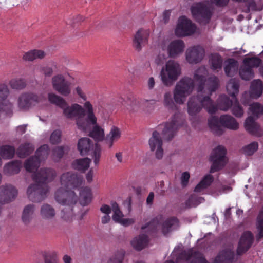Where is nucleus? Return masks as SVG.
<instances>
[{
	"label": "nucleus",
	"mask_w": 263,
	"mask_h": 263,
	"mask_svg": "<svg viewBox=\"0 0 263 263\" xmlns=\"http://www.w3.org/2000/svg\"><path fill=\"white\" fill-rule=\"evenodd\" d=\"M148 102V100L145 99H139L135 98L134 97H130L128 98L127 101L128 109L135 111L141 108H143L146 106V104Z\"/></svg>",
	"instance_id": "nucleus-27"
},
{
	"label": "nucleus",
	"mask_w": 263,
	"mask_h": 263,
	"mask_svg": "<svg viewBox=\"0 0 263 263\" xmlns=\"http://www.w3.org/2000/svg\"><path fill=\"white\" fill-rule=\"evenodd\" d=\"M41 71L45 77H50L53 73V69L49 66H44L41 68Z\"/></svg>",
	"instance_id": "nucleus-64"
},
{
	"label": "nucleus",
	"mask_w": 263,
	"mask_h": 263,
	"mask_svg": "<svg viewBox=\"0 0 263 263\" xmlns=\"http://www.w3.org/2000/svg\"><path fill=\"white\" fill-rule=\"evenodd\" d=\"M208 125L212 132L219 136L223 133L222 127L232 130H236L239 127L235 119L228 115L221 116L219 119L216 116L211 117L208 120Z\"/></svg>",
	"instance_id": "nucleus-6"
},
{
	"label": "nucleus",
	"mask_w": 263,
	"mask_h": 263,
	"mask_svg": "<svg viewBox=\"0 0 263 263\" xmlns=\"http://www.w3.org/2000/svg\"><path fill=\"white\" fill-rule=\"evenodd\" d=\"M34 150V146L30 143H25L20 145L17 151L18 157L23 158L31 154Z\"/></svg>",
	"instance_id": "nucleus-35"
},
{
	"label": "nucleus",
	"mask_w": 263,
	"mask_h": 263,
	"mask_svg": "<svg viewBox=\"0 0 263 263\" xmlns=\"http://www.w3.org/2000/svg\"><path fill=\"white\" fill-rule=\"evenodd\" d=\"M40 215L44 219H51L55 215V212L54 208L48 204H44L40 209Z\"/></svg>",
	"instance_id": "nucleus-33"
},
{
	"label": "nucleus",
	"mask_w": 263,
	"mask_h": 263,
	"mask_svg": "<svg viewBox=\"0 0 263 263\" xmlns=\"http://www.w3.org/2000/svg\"><path fill=\"white\" fill-rule=\"evenodd\" d=\"M204 200L201 197H198L195 194L191 195L189 199L185 202V208H190L191 207H196L201 203Z\"/></svg>",
	"instance_id": "nucleus-46"
},
{
	"label": "nucleus",
	"mask_w": 263,
	"mask_h": 263,
	"mask_svg": "<svg viewBox=\"0 0 263 263\" xmlns=\"http://www.w3.org/2000/svg\"><path fill=\"white\" fill-rule=\"evenodd\" d=\"M41 162L39 158L32 156L28 159L24 163V167L28 172L36 171L40 165Z\"/></svg>",
	"instance_id": "nucleus-36"
},
{
	"label": "nucleus",
	"mask_w": 263,
	"mask_h": 263,
	"mask_svg": "<svg viewBox=\"0 0 263 263\" xmlns=\"http://www.w3.org/2000/svg\"><path fill=\"white\" fill-rule=\"evenodd\" d=\"M56 176L55 171L49 168H42L32 175L34 184H30L27 193L29 199L35 202H39L45 199L49 191L48 183L52 181Z\"/></svg>",
	"instance_id": "nucleus-3"
},
{
	"label": "nucleus",
	"mask_w": 263,
	"mask_h": 263,
	"mask_svg": "<svg viewBox=\"0 0 263 263\" xmlns=\"http://www.w3.org/2000/svg\"><path fill=\"white\" fill-rule=\"evenodd\" d=\"M261 62V60L258 57L246 58L243 60V64L246 66H250L251 69L259 67Z\"/></svg>",
	"instance_id": "nucleus-52"
},
{
	"label": "nucleus",
	"mask_w": 263,
	"mask_h": 263,
	"mask_svg": "<svg viewBox=\"0 0 263 263\" xmlns=\"http://www.w3.org/2000/svg\"><path fill=\"white\" fill-rule=\"evenodd\" d=\"M62 185L66 189H79L83 183V176L73 172L63 174L60 178Z\"/></svg>",
	"instance_id": "nucleus-13"
},
{
	"label": "nucleus",
	"mask_w": 263,
	"mask_h": 263,
	"mask_svg": "<svg viewBox=\"0 0 263 263\" xmlns=\"http://www.w3.org/2000/svg\"><path fill=\"white\" fill-rule=\"evenodd\" d=\"M214 178L212 175H205L200 182L196 186L194 191L200 193L203 190L208 188L213 182Z\"/></svg>",
	"instance_id": "nucleus-40"
},
{
	"label": "nucleus",
	"mask_w": 263,
	"mask_h": 263,
	"mask_svg": "<svg viewBox=\"0 0 263 263\" xmlns=\"http://www.w3.org/2000/svg\"><path fill=\"white\" fill-rule=\"evenodd\" d=\"M149 144L152 151H154L157 148L156 157L157 159H161L163 156V150L162 148V140L158 131L153 132L152 137L149 140Z\"/></svg>",
	"instance_id": "nucleus-18"
},
{
	"label": "nucleus",
	"mask_w": 263,
	"mask_h": 263,
	"mask_svg": "<svg viewBox=\"0 0 263 263\" xmlns=\"http://www.w3.org/2000/svg\"><path fill=\"white\" fill-rule=\"evenodd\" d=\"M197 27L191 20L185 16H180L175 29V34L179 37L186 36L193 34Z\"/></svg>",
	"instance_id": "nucleus-12"
},
{
	"label": "nucleus",
	"mask_w": 263,
	"mask_h": 263,
	"mask_svg": "<svg viewBox=\"0 0 263 263\" xmlns=\"http://www.w3.org/2000/svg\"><path fill=\"white\" fill-rule=\"evenodd\" d=\"M65 147L63 146H57L53 150V154L54 156L57 157L58 158H61L65 152Z\"/></svg>",
	"instance_id": "nucleus-62"
},
{
	"label": "nucleus",
	"mask_w": 263,
	"mask_h": 263,
	"mask_svg": "<svg viewBox=\"0 0 263 263\" xmlns=\"http://www.w3.org/2000/svg\"><path fill=\"white\" fill-rule=\"evenodd\" d=\"M61 133L59 130H55L51 134L50 140L53 144H58L61 141Z\"/></svg>",
	"instance_id": "nucleus-57"
},
{
	"label": "nucleus",
	"mask_w": 263,
	"mask_h": 263,
	"mask_svg": "<svg viewBox=\"0 0 263 263\" xmlns=\"http://www.w3.org/2000/svg\"><path fill=\"white\" fill-rule=\"evenodd\" d=\"M205 51L203 48L199 46H194L188 49L186 52V59L191 64L200 62L204 55Z\"/></svg>",
	"instance_id": "nucleus-19"
},
{
	"label": "nucleus",
	"mask_w": 263,
	"mask_h": 263,
	"mask_svg": "<svg viewBox=\"0 0 263 263\" xmlns=\"http://www.w3.org/2000/svg\"><path fill=\"white\" fill-rule=\"evenodd\" d=\"M192 258L190 263H209L202 254L198 251L193 252L190 250L188 251H183L178 256L177 260H189Z\"/></svg>",
	"instance_id": "nucleus-20"
},
{
	"label": "nucleus",
	"mask_w": 263,
	"mask_h": 263,
	"mask_svg": "<svg viewBox=\"0 0 263 263\" xmlns=\"http://www.w3.org/2000/svg\"><path fill=\"white\" fill-rule=\"evenodd\" d=\"M55 199L57 202L65 206L61 210V217L65 221L71 220L73 216V206L78 199L76 193L62 187L55 192Z\"/></svg>",
	"instance_id": "nucleus-4"
},
{
	"label": "nucleus",
	"mask_w": 263,
	"mask_h": 263,
	"mask_svg": "<svg viewBox=\"0 0 263 263\" xmlns=\"http://www.w3.org/2000/svg\"><path fill=\"white\" fill-rule=\"evenodd\" d=\"M194 81L197 84V95L190 98L187 102V112L191 116L196 115L204 108L210 114H215L217 108L209 96H204V78L195 73L194 79L188 77L181 79L176 84L174 90V99L178 104H183L193 91Z\"/></svg>",
	"instance_id": "nucleus-1"
},
{
	"label": "nucleus",
	"mask_w": 263,
	"mask_h": 263,
	"mask_svg": "<svg viewBox=\"0 0 263 263\" xmlns=\"http://www.w3.org/2000/svg\"><path fill=\"white\" fill-rule=\"evenodd\" d=\"M239 73L240 78L244 80H249L254 77V72L251 67L246 66L243 64L240 67Z\"/></svg>",
	"instance_id": "nucleus-45"
},
{
	"label": "nucleus",
	"mask_w": 263,
	"mask_h": 263,
	"mask_svg": "<svg viewBox=\"0 0 263 263\" xmlns=\"http://www.w3.org/2000/svg\"><path fill=\"white\" fill-rule=\"evenodd\" d=\"M254 241V236L250 231H245L242 234L237 249V254L241 255L245 253L252 246Z\"/></svg>",
	"instance_id": "nucleus-17"
},
{
	"label": "nucleus",
	"mask_w": 263,
	"mask_h": 263,
	"mask_svg": "<svg viewBox=\"0 0 263 263\" xmlns=\"http://www.w3.org/2000/svg\"><path fill=\"white\" fill-rule=\"evenodd\" d=\"M234 252L230 249L222 250L215 257L213 263H233L234 261Z\"/></svg>",
	"instance_id": "nucleus-24"
},
{
	"label": "nucleus",
	"mask_w": 263,
	"mask_h": 263,
	"mask_svg": "<svg viewBox=\"0 0 263 263\" xmlns=\"http://www.w3.org/2000/svg\"><path fill=\"white\" fill-rule=\"evenodd\" d=\"M78 148L82 156L91 154L95 165L99 163L101 148L99 144L93 145V142L88 138L80 139L78 143Z\"/></svg>",
	"instance_id": "nucleus-7"
},
{
	"label": "nucleus",
	"mask_w": 263,
	"mask_h": 263,
	"mask_svg": "<svg viewBox=\"0 0 263 263\" xmlns=\"http://www.w3.org/2000/svg\"><path fill=\"white\" fill-rule=\"evenodd\" d=\"M179 223L178 219L175 217H172L167 218L164 221V217L162 215H159L154 218L149 222L141 227V229L151 234L156 233L160 228L162 233L165 235L167 234L174 226H178Z\"/></svg>",
	"instance_id": "nucleus-5"
},
{
	"label": "nucleus",
	"mask_w": 263,
	"mask_h": 263,
	"mask_svg": "<svg viewBox=\"0 0 263 263\" xmlns=\"http://www.w3.org/2000/svg\"><path fill=\"white\" fill-rule=\"evenodd\" d=\"M245 126L249 133L253 135L257 134L259 129V126L255 122V119L252 116H249L246 119Z\"/></svg>",
	"instance_id": "nucleus-39"
},
{
	"label": "nucleus",
	"mask_w": 263,
	"mask_h": 263,
	"mask_svg": "<svg viewBox=\"0 0 263 263\" xmlns=\"http://www.w3.org/2000/svg\"><path fill=\"white\" fill-rule=\"evenodd\" d=\"M75 91L80 98L82 99L84 101H87V97L81 87H76L75 88Z\"/></svg>",
	"instance_id": "nucleus-63"
},
{
	"label": "nucleus",
	"mask_w": 263,
	"mask_h": 263,
	"mask_svg": "<svg viewBox=\"0 0 263 263\" xmlns=\"http://www.w3.org/2000/svg\"><path fill=\"white\" fill-rule=\"evenodd\" d=\"M164 104L169 109L172 110L176 109L177 106L172 99V94L170 92H167L164 94Z\"/></svg>",
	"instance_id": "nucleus-53"
},
{
	"label": "nucleus",
	"mask_w": 263,
	"mask_h": 263,
	"mask_svg": "<svg viewBox=\"0 0 263 263\" xmlns=\"http://www.w3.org/2000/svg\"><path fill=\"white\" fill-rule=\"evenodd\" d=\"M222 61V58L218 54H212L209 60L211 68L213 70L221 69Z\"/></svg>",
	"instance_id": "nucleus-44"
},
{
	"label": "nucleus",
	"mask_w": 263,
	"mask_h": 263,
	"mask_svg": "<svg viewBox=\"0 0 263 263\" xmlns=\"http://www.w3.org/2000/svg\"><path fill=\"white\" fill-rule=\"evenodd\" d=\"M9 94V90L8 86L4 84H0V101H4Z\"/></svg>",
	"instance_id": "nucleus-56"
},
{
	"label": "nucleus",
	"mask_w": 263,
	"mask_h": 263,
	"mask_svg": "<svg viewBox=\"0 0 263 263\" xmlns=\"http://www.w3.org/2000/svg\"><path fill=\"white\" fill-rule=\"evenodd\" d=\"M17 195V190L11 184L0 186V203H8L14 200Z\"/></svg>",
	"instance_id": "nucleus-16"
},
{
	"label": "nucleus",
	"mask_w": 263,
	"mask_h": 263,
	"mask_svg": "<svg viewBox=\"0 0 263 263\" xmlns=\"http://www.w3.org/2000/svg\"><path fill=\"white\" fill-rule=\"evenodd\" d=\"M149 35V32L147 30L139 29L135 34L133 39V46L137 51H140L142 47L146 44Z\"/></svg>",
	"instance_id": "nucleus-22"
},
{
	"label": "nucleus",
	"mask_w": 263,
	"mask_h": 263,
	"mask_svg": "<svg viewBox=\"0 0 263 263\" xmlns=\"http://www.w3.org/2000/svg\"><path fill=\"white\" fill-rule=\"evenodd\" d=\"M199 69L197 70L195 73H198ZM199 76H202L204 78L205 83L204 85V90L205 92L204 96H209L211 98L212 93L215 91L218 88L219 85V80L218 78L215 76H212L206 79L205 77L203 75Z\"/></svg>",
	"instance_id": "nucleus-21"
},
{
	"label": "nucleus",
	"mask_w": 263,
	"mask_h": 263,
	"mask_svg": "<svg viewBox=\"0 0 263 263\" xmlns=\"http://www.w3.org/2000/svg\"><path fill=\"white\" fill-rule=\"evenodd\" d=\"M15 153V149L13 146L5 145L0 147V155L4 159H12Z\"/></svg>",
	"instance_id": "nucleus-41"
},
{
	"label": "nucleus",
	"mask_w": 263,
	"mask_h": 263,
	"mask_svg": "<svg viewBox=\"0 0 263 263\" xmlns=\"http://www.w3.org/2000/svg\"><path fill=\"white\" fill-rule=\"evenodd\" d=\"M111 206L112 210L113 211L114 214L112 215V219L116 222L119 223L121 220L122 219V217H123V214L121 211L120 210L119 205L116 202L111 201Z\"/></svg>",
	"instance_id": "nucleus-47"
},
{
	"label": "nucleus",
	"mask_w": 263,
	"mask_h": 263,
	"mask_svg": "<svg viewBox=\"0 0 263 263\" xmlns=\"http://www.w3.org/2000/svg\"><path fill=\"white\" fill-rule=\"evenodd\" d=\"M238 70V62L234 59H229L226 61L224 70L227 76L233 77Z\"/></svg>",
	"instance_id": "nucleus-28"
},
{
	"label": "nucleus",
	"mask_w": 263,
	"mask_h": 263,
	"mask_svg": "<svg viewBox=\"0 0 263 263\" xmlns=\"http://www.w3.org/2000/svg\"><path fill=\"white\" fill-rule=\"evenodd\" d=\"M124 258V253L122 252L118 253L114 257H111L107 263H122Z\"/></svg>",
	"instance_id": "nucleus-60"
},
{
	"label": "nucleus",
	"mask_w": 263,
	"mask_h": 263,
	"mask_svg": "<svg viewBox=\"0 0 263 263\" xmlns=\"http://www.w3.org/2000/svg\"><path fill=\"white\" fill-rule=\"evenodd\" d=\"M92 194L90 187L86 186L81 187L80 191V203L82 206L88 205L91 202Z\"/></svg>",
	"instance_id": "nucleus-26"
},
{
	"label": "nucleus",
	"mask_w": 263,
	"mask_h": 263,
	"mask_svg": "<svg viewBox=\"0 0 263 263\" xmlns=\"http://www.w3.org/2000/svg\"><path fill=\"white\" fill-rule=\"evenodd\" d=\"M120 137L121 132L120 129L117 127L112 126L106 138V141L108 144L109 147H111L114 142L117 141Z\"/></svg>",
	"instance_id": "nucleus-37"
},
{
	"label": "nucleus",
	"mask_w": 263,
	"mask_h": 263,
	"mask_svg": "<svg viewBox=\"0 0 263 263\" xmlns=\"http://www.w3.org/2000/svg\"><path fill=\"white\" fill-rule=\"evenodd\" d=\"M180 73L179 65L174 61H168L165 68L161 71V80L165 86H171L175 81Z\"/></svg>",
	"instance_id": "nucleus-9"
},
{
	"label": "nucleus",
	"mask_w": 263,
	"mask_h": 263,
	"mask_svg": "<svg viewBox=\"0 0 263 263\" xmlns=\"http://www.w3.org/2000/svg\"><path fill=\"white\" fill-rule=\"evenodd\" d=\"M232 114L237 117H241L243 114V110L242 107L239 105L238 100L236 99L235 102L232 106Z\"/></svg>",
	"instance_id": "nucleus-54"
},
{
	"label": "nucleus",
	"mask_w": 263,
	"mask_h": 263,
	"mask_svg": "<svg viewBox=\"0 0 263 263\" xmlns=\"http://www.w3.org/2000/svg\"><path fill=\"white\" fill-rule=\"evenodd\" d=\"M263 91V84L261 80H254L251 84L250 96L253 99L259 98Z\"/></svg>",
	"instance_id": "nucleus-29"
},
{
	"label": "nucleus",
	"mask_w": 263,
	"mask_h": 263,
	"mask_svg": "<svg viewBox=\"0 0 263 263\" xmlns=\"http://www.w3.org/2000/svg\"><path fill=\"white\" fill-rule=\"evenodd\" d=\"M9 84L11 88L16 90L23 89L26 85V81L23 78L12 79L9 81Z\"/></svg>",
	"instance_id": "nucleus-48"
},
{
	"label": "nucleus",
	"mask_w": 263,
	"mask_h": 263,
	"mask_svg": "<svg viewBox=\"0 0 263 263\" xmlns=\"http://www.w3.org/2000/svg\"><path fill=\"white\" fill-rule=\"evenodd\" d=\"M54 89L63 96H69L71 91V83L62 74H57L52 78Z\"/></svg>",
	"instance_id": "nucleus-14"
},
{
	"label": "nucleus",
	"mask_w": 263,
	"mask_h": 263,
	"mask_svg": "<svg viewBox=\"0 0 263 263\" xmlns=\"http://www.w3.org/2000/svg\"><path fill=\"white\" fill-rule=\"evenodd\" d=\"M45 57V53L40 50H32L25 53L23 59L25 61H32L36 59H42Z\"/></svg>",
	"instance_id": "nucleus-43"
},
{
	"label": "nucleus",
	"mask_w": 263,
	"mask_h": 263,
	"mask_svg": "<svg viewBox=\"0 0 263 263\" xmlns=\"http://www.w3.org/2000/svg\"><path fill=\"white\" fill-rule=\"evenodd\" d=\"M191 12L193 18L198 23L203 25L210 22L213 14L210 8L202 2L194 4L191 7Z\"/></svg>",
	"instance_id": "nucleus-8"
},
{
	"label": "nucleus",
	"mask_w": 263,
	"mask_h": 263,
	"mask_svg": "<svg viewBox=\"0 0 263 263\" xmlns=\"http://www.w3.org/2000/svg\"><path fill=\"white\" fill-rule=\"evenodd\" d=\"M64 115L68 119H75L78 128L87 132L91 125L97 123V119L95 115L93 107L90 101H86L83 107L74 103L71 106L66 105L63 109Z\"/></svg>",
	"instance_id": "nucleus-2"
},
{
	"label": "nucleus",
	"mask_w": 263,
	"mask_h": 263,
	"mask_svg": "<svg viewBox=\"0 0 263 263\" xmlns=\"http://www.w3.org/2000/svg\"><path fill=\"white\" fill-rule=\"evenodd\" d=\"M258 149V143L252 142L242 148V153L246 156H252Z\"/></svg>",
	"instance_id": "nucleus-51"
},
{
	"label": "nucleus",
	"mask_w": 263,
	"mask_h": 263,
	"mask_svg": "<svg viewBox=\"0 0 263 263\" xmlns=\"http://www.w3.org/2000/svg\"><path fill=\"white\" fill-rule=\"evenodd\" d=\"M84 20V18L83 16L77 15L76 17H73L72 20H69V22L66 23L74 27L79 25V24Z\"/></svg>",
	"instance_id": "nucleus-59"
},
{
	"label": "nucleus",
	"mask_w": 263,
	"mask_h": 263,
	"mask_svg": "<svg viewBox=\"0 0 263 263\" xmlns=\"http://www.w3.org/2000/svg\"><path fill=\"white\" fill-rule=\"evenodd\" d=\"M92 130L90 133V136L98 141L102 140L104 137V130L102 128L96 124L93 125Z\"/></svg>",
	"instance_id": "nucleus-49"
},
{
	"label": "nucleus",
	"mask_w": 263,
	"mask_h": 263,
	"mask_svg": "<svg viewBox=\"0 0 263 263\" xmlns=\"http://www.w3.org/2000/svg\"><path fill=\"white\" fill-rule=\"evenodd\" d=\"M48 98L51 104L57 105L62 109L67 105L64 99L55 93H49Z\"/></svg>",
	"instance_id": "nucleus-42"
},
{
	"label": "nucleus",
	"mask_w": 263,
	"mask_h": 263,
	"mask_svg": "<svg viewBox=\"0 0 263 263\" xmlns=\"http://www.w3.org/2000/svg\"><path fill=\"white\" fill-rule=\"evenodd\" d=\"M35 211V206L33 204L25 206L22 212V220L26 226L28 225L32 220Z\"/></svg>",
	"instance_id": "nucleus-30"
},
{
	"label": "nucleus",
	"mask_w": 263,
	"mask_h": 263,
	"mask_svg": "<svg viewBox=\"0 0 263 263\" xmlns=\"http://www.w3.org/2000/svg\"><path fill=\"white\" fill-rule=\"evenodd\" d=\"M257 228L258 230L257 239L259 240L263 237V218H257Z\"/></svg>",
	"instance_id": "nucleus-58"
},
{
	"label": "nucleus",
	"mask_w": 263,
	"mask_h": 263,
	"mask_svg": "<svg viewBox=\"0 0 263 263\" xmlns=\"http://www.w3.org/2000/svg\"><path fill=\"white\" fill-rule=\"evenodd\" d=\"M12 108V104L11 103L5 105L3 102L0 103V113L4 112L6 114H8L11 112Z\"/></svg>",
	"instance_id": "nucleus-61"
},
{
	"label": "nucleus",
	"mask_w": 263,
	"mask_h": 263,
	"mask_svg": "<svg viewBox=\"0 0 263 263\" xmlns=\"http://www.w3.org/2000/svg\"><path fill=\"white\" fill-rule=\"evenodd\" d=\"M184 42L181 40L172 41L167 46V52L171 58H175L181 53L184 49Z\"/></svg>",
	"instance_id": "nucleus-23"
},
{
	"label": "nucleus",
	"mask_w": 263,
	"mask_h": 263,
	"mask_svg": "<svg viewBox=\"0 0 263 263\" xmlns=\"http://www.w3.org/2000/svg\"><path fill=\"white\" fill-rule=\"evenodd\" d=\"M226 154V149L221 145L213 150L210 157V160L212 162L210 171L211 173L219 171L226 165L228 161Z\"/></svg>",
	"instance_id": "nucleus-10"
},
{
	"label": "nucleus",
	"mask_w": 263,
	"mask_h": 263,
	"mask_svg": "<svg viewBox=\"0 0 263 263\" xmlns=\"http://www.w3.org/2000/svg\"><path fill=\"white\" fill-rule=\"evenodd\" d=\"M40 101V98L35 94L28 92L23 93L17 99L18 107L22 111H27Z\"/></svg>",
	"instance_id": "nucleus-15"
},
{
	"label": "nucleus",
	"mask_w": 263,
	"mask_h": 263,
	"mask_svg": "<svg viewBox=\"0 0 263 263\" xmlns=\"http://www.w3.org/2000/svg\"><path fill=\"white\" fill-rule=\"evenodd\" d=\"M239 84L238 80L231 79L227 85V90L228 94L233 99H236L239 92Z\"/></svg>",
	"instance_id": "nucleus-38"
},
{
	"label": "nucleus",
	"mask_w": 263,
	"mask_h": 263,
	"mask_svg": "<svg viewBox=\"0 0 263 263\" xmlns=\"http://www.w3.org/2000/svg\"><path fill=\"white\" fill-rule=\"evenodd\" d=\"M232 101L226 95H220L217 101V110L219 109L222 110L227 111L232 106Z\"/></svg>",
	"instance_id": "nucleus-32"
},
{
	"label": "nucleus",
	"mask_w": 263,
	"mask_h": 263,
	"mask_svg": "<svg viewBox=\"0 0 263 263\" xmlns=\"http://www.w3.org/2000/svg\"><path fill=\"white\" fill-rule=\"evenodd\" d=\"M48 146L44 144L40 146L35 152V157L39 158L40 161L41 162L47 158L49 153Z\"/></svg>",
	"instance_id": "nucleus-50"
},
{
	"label": "nucleus",
	"mask_w": 263,
	"mask_h": 263,
	"mask_svg": "<svg viewBox=\"0 0 263 263\" xmlns=\"http://www.w3.org/2000/svg\"><path fill=\"white\" fill-rule=\"evenodd\" d=\"M91 162L88 158L76 159L73 161L72 166L74 169L84 172L89 168Z\"/></svg>",
	"instance_id": "nucleus-34"
},
{
	"label": "nucleus",
	"mask_w": 263,
	"mask_h": 263,
	"mask_svg": "<svg viewBox=\"0 0 263 263\" xmlns=\"http://www.w3.org/2000/svg\"><path fill=\"white\" fill-rule=\"evenodd\" d=\"M263 106H261L258 103H254L252 104L249 107L250 111L252 115L257 118L260 114H261Z\"/></svg>",
	"instance_id": "nucleus-55"
},
{
	"label": "nucleus",
	"mask_w": 263,
	"mask_h": 263,
	"mask_svg": "<svg viewBox=\"0 0 263 263\" xmlns=\"http://www.w3.org/2000/svg\"><path fill=\"white\" fill-rule=\"evenodd\" d=\"M22 167V163L20 160H13L4 167V173L7 176H12L18 174Z\"/></svg>",
	"instance_id": "nucleus-25"
},
{
	"label": "nucleus",
	"mask_w": 263,
	"mask_h": 263,
	"mask_svg": "<svg viewBox=\"0 0 263 263\" xmlns=\"http://www.w3.org/2000/svg\"><path fill=\"white\" fill-rule=\"evenodd\" d=\"M183 124V121L178 113H175L170 122H166L164 125H159L158 129H162V134L164 139L170 141L173 139L178 127Z\"/></svg>",
	"instance_id": "nucleus-11"
},
{
	"label": "nucleus",
	"mask_w": 263,
	"mask_h": 263,
	"mask_svg": "<svg viewBox=\"0 0 263 263\" xmlns=\"http://www.w3.org/2000/svg\"><path fill=\"white\" fill-rule=\"evenodd\" d=\"M148 242V236L145 234H141L135 237L131 241V244L136 250L140 251L147 245Z\"/></svg>",
	"instance_id": "nucleus-31"
}]
</instances>
